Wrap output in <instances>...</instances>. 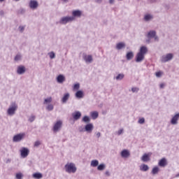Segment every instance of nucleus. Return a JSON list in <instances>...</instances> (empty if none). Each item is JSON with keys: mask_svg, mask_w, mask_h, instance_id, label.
<instances>
[{"mask_svg": "<svg viewBox=\"0 0 179 179\" xmlns=\"http://www.w3.org/2000/svg\"><path fill=\"white\" fill-rule=\"evenodd\" d=\"M85 131H87V132H92V131H93V124H88L85 125Z\"/></svg>", "mask_w": 179, "mask_h": 179, "instance_id": "nucleus-20", "label": "nucleus"}, {"mask_svg": "<svg viewBox=\"0 0 179 179\" xmlns=\"http://www.w3.org/2000/svg\"><path fill=\"white\" fill-rule=\"evenodd\" d=\"M152 174H157V173H159V167L155 166L152 169Z\"/></svg>", "mask_w": 179, "mask_h": 179, "instance_id": "nucleus-30", "label": "nucleus"}, {"mask_svg": "<svg viewBox=\"0 0 179 179\" xmlns=\"http://www.w3.org/2000/svg\"><path fill=\"white\" fill-rule=\"evenodd\" d=\"M19 29H20V31L21 32L24 31V27H20Z\"/></svg>", "mask_w": 179, "mask_h": 179, "instance_id": "nucleus-46", "label": "nucleus"}, {"mask_svg": "<svg viewBox=\"0 0 179 179\" xmlns=\"http://www.w3.org/2000/svg\"><path fill=\"white\" fill-rule=\"evenodd\" d=\"M57 80L58 83H64L65 82V76L60 74L57 76Z\"/></svg>", "mask_w": 179, "mask_h": 179, "instance_id": "nucleus-19", "label": "nucleus"}, {"mask_svg": "<svg viewBox=\"0 0 179 179\" xmlns=\"http://www.w3.org/2000/svg\"><path fill=\"white\" fill-rule=\"evenodd\" d=\"M159 87L161 89H163V87H164V84L163 83L160 84Z\"/></svg>", "mask_w": 179, "mask_h": 179, "instance_id": "nucleus-47", "label": "nucleus"}, {"mask_svg": "<svg viewBox=\"0 0 179 179\" xmlns=\"http://www.w3.org/2000/svg\"><path fill=\"white\" fill-rule=\"evenodd\" d=\"M63 2H68V0H62Z\"/></svg>", "mask_w": 179, "mask_h": 179, "instance_id": "nucleus-52", "label": "nucleus"}, {"mask_svg": "<svg viewBox=\"0 0 179 179\" xmlns=\"http://www.w3.org/2000/svg\"><path fill=\"white\" fill-rule=\"evenodd\" d=\"M72 117H73V120L77 121V120H79V118H80V117H82V113H80V112H79V111H76L72 114Z\"/></svg>", "mask_w": 179, "mask_h": 179, "instance_id": "nucleus-12", "label": "nucleus"}, {"mask_svg": "<svg viewBox=\"0 0 179 179\" xmlns=\"http://www.w3.org/2000/svg\"><path fill=\"white\" fill-rule=\"evenodd\" d=\"M96 136H97V138H100V136H101L100 132L96 133Z\"/></svg>", "mask_w": 179, "mask_h": 179, "instance_id": "nucleus-48", "label": "nucleus"}, {"mask_svg": "<svg viewBox=\"0 0 179 179\" xmlns=\"http://www.w3.org/2000/svg\"><path fill=\"white\" fill-rule=\"evenodd\" d=\"M126 57L128 61L132 59V58H134V52H127L126 55Z\"/></svg>", "mask_w": 179, "mask_h": 179, "instance_id": "nucleus-23", "label": "nucleus"}, {"mask_svg": "<svg viewBox=\"0 0 179 179\" xmlns=\"http://www.w3.org/2000/svg\"><path fill=\"white\" fill-rule=\"evenodd\" d=\"M31 9H36L38 6V3L36 0H31L29 2Z\"/></svg>", "mask_w": 179, "mask_h": 179, "instance_id": "nucleus-10", "label": "nucleus"}, {"mask_svg": "<svg viewBox=\"0 0 179 179\" xmlns=\"http://www.w3.org/2000/svg\"><path fill=\"white\" fill-rule=\"evenodd\" d=\"M148 52V48L146 46H142L140 48L139 52L137 53L136 56V62H142L145 59V55Z\"/></svg>", "mask_w": 179, "mask_h": 179, "instance_id": "nucleus-1", "label": "nucleus"}, {"mask_svg": "<svg viewBox=\"0 0 179 179\" xmlns=\"http://www.w3.org/2000/svg\"><path fill=\"white\" fill-rule=\"evenodd\" d=\"M25 135L24 133H21L14 136L13 138V142H20V141L24 138Z\"/></svg>", "mask_w": 179, "mask_h": 179, "instance_id": "nucleus-5", "label": "nucleus"}, {"mask_svg": "<svg viewBox=\"0 0 179 179\" xmlns=\"http://www.w3.org/2000/svg\"><path fill=\"white\" fill-rule=\"evenodd\" d=\"M62 127V121L58 120L53 126V131L58 132Z\"/></svg>", "mask_w": 179, "mask_h": 179, "instance_id": "nucleus-6", "label": "nucleus"}, {"mask_svg": "<svg viewBox=\"0 0 179 179\" xmlns=\"http://www.w3.org/2000/svg\"><path fill=\"white\" fill-rule=\"evenodd\" d=\"M173 54L169 53L165 56H162V62H168V61H171L173 59Z\"/></svg>", "mask_w": 179, "mask_h": 179, "instance_id": "nucleus-7", "label": "nucleus"}, {"mask_svg": "<svg viewBox=\"0 0 179 179\" xmlns=\"http://www.w3.org/2000/svg\"><path fill=\"white\" fill-rule=\"evenodd\" d=\"M124 131V130L122 129H120L118 131H117V135H121V134H122V132Z\"/></svg>", "mask_w": 179, "mask_h": 179, "instance_id": "nucleus-45", "label": "nucleus"}, {"mask_svg": "<svg viewBox=\"0 0 179 179\" xmlns=\"http://www.w3.org/2000/svg\"><path fill=\"white\" fill-rule=\"evenodd\" d=\"M148 38H153L155 37V40H159L157 36H156V31H150L148 32L147 35Z\"/></svg>", "mask_w": 179, "mask_h": 179, "instance_id": "nucleus-11", "label": "nucleus"}, {"mask_svg": "<svg viewBox=\"0 0 179 179\" xmlns=\"http://www.w3.org/2000/svg\"><path fill=\"white\" fill-rule=\"evenodd\" d=\"M29 152L30 151L29 150V149L26 148H22L20 150L21 156L24 158L27 157V156H29Z\"/></svg>", "mask_w": 179, "mask_h": 179, "instance_id": "nucleus-9", "label": "nucleus"}, {"mask_svg": "<svg viewBox=\"0 0 179 179\" xmlns=\"http://www.w3.org/2000/svg\"><path fill=\"white\" fill-rule=\"evenodd\" d=\"M159 166H160V167H166V166H167V160L166 159V158H162L159 162Z\"/></svg>", "mask_w": 179, "mask_h": 179, "instance_id": "nucleus-17", "label": "nucleus"}, {"mask_svg": "<svg viewBox=\"0 0 179 179\" xmlns=\"http://www.w3.org/2000/svg\"><path fill=\"white\" fill-rule=\"evenodd\" d=\"M17 72L19 75H22L26 72V68L24 66H20L17 68Z\"/></svg>", "mask_w": 179, "mask_h": 179, "instance_id": "nucleus-15", "label": "nucleus"}, {"mask_svg": "<svg viewBox=\"0 0 179 179\" xmlns=\"http://www.w3.org/2000/svg\"><path fill=\"white\" fill-rule=\"evenodd\" d=\"M15 1H19V0H15Z\"/></svg>", "mask_w": 179, "mask_h": 179, "instance_id": "nucleus-54", "label": "nucleus"}, {"mask_svg": "<svg viewBox=\"0 0 179 179\" xmlns=\"http://www.w3.org/2000/svg\"><path fill=\"white\" fill-rule=\"evenodd\" d=\"M138 124H145V118L142 117L139 119Z\"/></svg>", "mask_w": 179, "mask_h": 179, "instance_id": "nucleus-40", "label": "nucleus"}, {"mask_svg": "<svg viewBox=\"0 0 179 179\" xmlns=\"http://www.w3.org/2000/svg\"><path fill=\"white\" fill-rule=\"evenodd\" d=\"M178 120H179V113H176L171 119V124L172 125H177L178 124Z\"/></svg>", "mask_w": 179, "mask_h": 179, "instance_id": "nucleus-8", "label": "nucleus"}, {"mask_svg": "<svg viewBox=\"0 0 179 179\" xmlns=\"http://www.w3.org/2000/svg\"><path fill=\"white\" fill-rule=\"evenodd\" d=\"M104 169H106V165L104 164H101L97 167V170H99V171H103Z\"/></svg>", "mask_w": 179, "mask_h": 179, "instance_id": "nucleus-28", "label": "nucleus"}, {"mask_svg": "<svg viewBox=\"0 0 179 179\" xmlns=\"http://www.w3.org/2000/svg\"><path fill=\"white\" fill-rule=\"evenodd\" d=\"M83 122H90V117H89L88 116H84V117L83 118Z\"/></svg>", "mask_w": 179, "mask_h": 179, "instance_id": "nucleus-31", "label": "nucleus"}, {"mask_svg": "<svg viewBox=\"0 0 179 179\" xmlns=\"http://www.w3.org/2000/svg\"><path fill=\"white\" fill-rule=\"evenodd\" d=\"M106 176H110V172L108 171H106L105 173Z\"/></svg>", "mask_w": 179, "mask_h": 179, "instance_id": "nucleus-49", "label": "nucleus"}, {"mask_svg": "<svg viewBox=\"0 0 179 179\" xmlns=\"http://www.w3.org/2000/svg\"><path fill=\"white\" fill-rule=\"evenodd\" d=\"M102 0H96V2L100 3Z\"/></svg>", "mask_w": 179, "mask_h": 179, "instance_id": "nucleus-51", "label": "nucleus"}, {"mask_svg": "<svg viewBox=\"0 0 179 179\" xmlns=\"http://www.w3.org/2000/svg\"><path fill=\"white\" fill-rule=\"evenodd\" d=\"M17 179H22L23 178V174L22 173H18L15 176Z\"/></svg>", "mask_w": 179, "mask_h": 179, "instance_id": "nucleus-36", "label": "nucleus"}, {"mask_svg": "<svg viewBox=\"0 0 179 179\" xmlns=\"http://www.w3.org/2000/svg\"><path fill=\"white\" fill-rule=\"evenodd\" d=\"M47 110H48L49 111H51L52 110H54V106H52V104H50L47 106Z\"/></svg>", "mask_w": 179, "mask_h": 179, "instance_id": "nucleus-38", "label": "nucleus"}, {"mask_svg": "<svg viewBox=\"0 0 179 179\" xmlns=\"http://www.w3.org/2000/svg\"><path fill=\"white\" fill-rule=\"evenodd\" d=\"M140 170L141 171H148V170H149V166L146 164H142L140 166Z\"/></svg>", "mask_w": 179, "mask_h": 179, "instance_id": "nucleus-24", "label": "nucleus"}, {"mask_svg": "<svg viewBox=\"0 0 179 179\" xmlns=\"http://www.w3.org/2000/svg\"><path fill=\"white\" fill-rule=\"evenodd\" d=\"M49 55H50V58L51 59L55 58V53H54V52H50V53H49Z\"/></svg>", "mask_w": 179, "mask_h": 179, "instance_id": "nucleus-37", "label": "nucleus"}, {"mask_svg": "<svg viewBox=\"0 0 179 179\" xmlns=\"http://www.w3.org/2000/svg\"><path fill=\"white\" fill-rule=\"evenodd\" d=\"M64 169L66 173H69V174H71V173H76V166L73 163H67L65 165Z\"/></svg>", "mask_w": 179, "mask_h": 179, "instance_id": "nucleus-2", "label": "nucleus"}, {"mask_svg": "<svg viewBox=\"0 0 179 179\" xmlns=\"http://www.w3.org/2000/svg\"><path fill=\"white\" fill-rule=\"evenodd\" d=\"M69 99V93H66L62 99V103H66V101H68V100Z\"/></svg>", "mask_w": 179, "mask_h": 179, "instance_id": "nucleus-22", "label": "nucleus"}, {"mask_svg": "<svg viewBox=\"0 0 179 179\" xmlns=\"http://www.w3.org/2000/svg\"><path fill=\"white\" fill-rule=\"evenodd\" d=\"M124 74H118L117 76L116 77L117 80H121L124 79Z\"/></svg>", "mask_w": 179, "mask_h": 179, "instance_id": "nucleus-32", "label": "nucleus"}, {"mask_svg": "<svg viewBox=\"0 0 179 179\" xmlns=\"http://www.w3.org/2000/svg\"><path fill=\"white\" fill-rule=\"evenodd\" d=\"M73 20H75L73 17H63L60 20L59 23L61 24H66V23H69V22H73Z\"/></svg>", "mask_w": 179, "mask_h": 179, "instance_id": "nucleus-3", "label": "nucleus"}, {"mask_svg": "<svg viewBox=\"0 0 179 179\" xmlns=\"http://www.w3.org/2000/svg\"><path fill=\"white\" fill-rule=\"evenodd\" d=\"M157 78H160V76H162V75H163V72L162 71H157L156 73H155Z\"/></svg>", "mask_w": 179, "mask_h": 179, "instance_id": "nucleus-39", "label": "nucleus"}, {"mask_svg": "<svg viewBox=\"0 0 179 179\" xmlns=\"http://www.w3.org/2000/svg\"><path fill=\"white\" fill-rule=\"evenodd\" d=\"M130 153H129V151L128 150H123L122 152H121V156L122 157H124L125 159H127V157H129L130 156Z\"/></svg>", "mask_w": 179, "mask_h": 179, "instance_id": "nucleus-13", "label": "nucleus"}, {"mask_svg": "<svg viewBox=\"0 0 179 179\" xmlns=\"http://www.w3.org/2000/svg\"><path fill=\"white\" fill-rule=\"evenodd\" d=\"M3 1H5V0H0V2H3Z\"/></svg>", "mask_w": 179, "mask_h": 179, "instance_id": "nucleus-53", "label": "nucleus"}, {"mask_svg": "<svg viewBox=\"0 0 179 179\" xmlns=\"http://www.w3.org/2000/svg\"><path fill=\"white\" fill-rule=\"evenodd\" d=\"M20 58H22V57L20 55H17L15 57V61H20Z\"/></svg>", "mask_w": 179, "mask_h": 179, "instance_id": "nucleus-41", "label": "nucleus"}, {"mask_svg": "<svg viewBox=\"0 0 179 179\" xmlns=\"http://www.w3.org/2000/svg\"><path fill=\"white\" fill-rule=\"evenodd\" d=\"M52 101V98L49 97L45 99L44 104H47V103H51Z\"/></svg>", "mask_w": 179, "mask_h": 179, "instance_id": "nucleus-35", "label": "nucleus"}, {"mask_svg": "<svg viewBox=\"0 0 179 179\" xmlns=\"http://www.w3.org/2000/svg\"><path fill=\"white\" fill-rule=\"evenodd\" d=\"M131 91L133 92V93H135V92L139 91V88H138V87H133V88H131Z\"/></svg>", "mask_w": 179, "mask_h": 179, "instance_id": "nucleus-42", "label": "nucleus"}, {"mask_svg": "<svg viewBox=\"0 0 179 179\" xmlns=\"http://www.w3.org/2000/svg\"><path fill=\"white\" fill-rule=\"evenodd\" d=\"M35 118H36V117H34V116H31V117H29V121L30 122H33V121H34Z\"/></svg>", "mask_w": 179, "mask_h": 179, "instance_id": "nucleus-43", "label": "nucleus"}, {"mask_svg": "<svg viewBox=\"0 0 179 179\" xmlns=\"http://www.w3.org/2000/svg\"><path fill=\"white\" fill-rule=\"evenodd\" d=\"M33 177L34 178H37V179L43 178V174L40 173H36L33 174Z\"/></svg>", "mask_w": 179, "mask_h": 179, "instance_id": "nucleus-27", "label": "nucleus"}, {"mask_svg": "<svg viewBox=\"0 0 179 179\" xmlns=\"http://www.w3.org/2000/svg\"><path fill=\"white\" fill-rule=\"evenodd\" d=\"M76 97H77V99H83V92L81 90L77 91V92L76 93Z\"/></svg>", "mask_w": 179, "mask_h": 179, "instance_id": "nucleus-21", "label": "nucleus"}, {"mask_svg": "<svg viewBox=\"0 0 179 179\" xmlns=\"http://www.w3.org/2000/svg\"><path fill=\"white\" fill-rule=\"evenodd\" d=\"M80 87V85L79 83L75 84L73 89V90H79V88Z\"/></svg>", "mask_w": 179, "mask_h": 179, "instance_id": "nucleus-34", "label": "nucleus"}, {"mask_svg": "<svg viewBox=\"0 0 179 179\" xmlns=\"http://www.w3.org/2000/svg\"><path fill=\"white\" fill-rule=\"evenodd\" d=\"M91 117L93 120H96L99 117V113L97 111L92 112Z\"/></svg>", "mask_w": 179, "mask_h": 179, "instance_id": "nucleus-25", "label": "nucleus"}, {"mask_svg": "<svg viewBox=\"0 0 179 179\" xmlns=\"http://www.w3.org/2000/svg\"><path fill=\"white\" fill-rule=\"evenodd\" d=\"M150 153L144 154L141 157L142 162H149V160H150Z\"/></svg>", "mask_w": 179, "mask_h": 179, "instance_id": "nucleus-16", "label": "nucleus"}, {"mask_svg": "<svg viewBox=\"0 0 179 179\" xmlns=\"http://www.w3.org/2000/svg\"><path fill=\"white\" fill-rule=\"evenodd\" d=\"M40 145H41V143L40 141H36L34 143V146L37 147V146H40Z\"/></svg>", "mask_w": 179, "mask_h": 179, "instance_id": "nucleus-44", "label": "nucleus"}, {"mask_svg": "<svg viewBox=\"0 0 179 179\" xmlns=\"http://www.w3.org/2000/svg\"><path fill=\"white\" fill-rule=\"evenodd\" d=\"M152 18H153V17H152V15H145V17H144V19H145V20H146V21L150 20V19H152Z\"/></svg>", "mask_w": 179, "mask_h": 179, "instance_id": "nucleus-33", "label": "nucleus"}, {"mask_svg": "<svg viewBox=\"0 0 179 179\" xmlns=\"http://www.w3.org/2000/svg\"><path fill=\"white\" fill-rule=\"evenodd\" d=\"M124 47H125V43H119L116 45V48L117 50H121V49L124 48Z\"/></svg>", "mask_w": 179, "mask_h": 179, "instance_id": "nucleus-26", "label": "nucleus"}, {"mask_svg": "<svg viewBox=\"0 0 179 179\" xmlns=\"http://www.w3.org/2000/svg\"><path fill=\"white\" fill-rule=\"evenodd\" d=\"M91 166L92 167H97V166H99V161L98 160H92L91 162Z\"/></svg>", "mask_w": 179, "mask_h": 179, "instance_id": "nucleus-29", "label": "nucleus"}, {"mask_svg": "<svg viewBox=\"0 0 179 179\" xmlns=\"http://www.w3.org/2000/svg\"><path fill=\"white\" fill-rule=\"evenodd\" d=\"M83 59L85 61V62H92V61H93V57H92V55H84L83 56Z\"/></svg>", "mask_w": 179, "mask_h": 179, "instance_id": "nucleus-18", "label": "nucleus"}, {"mask_svg": "<svg viewBox=\"0 0 179 179\" xmlns=\"http://www.w3.org/2000/svg\"><path fill=\"white\" fill-rule=\"evenodd\" d=\"M73 17H80L82 16V11L79 10H73L72 12Z\"/></svg>", "mask_w": 179, "mask_h": 179, "instance_id": "nucleus-14", "label": "nucleus"}, {"mask_svg": "<svg viewBox=\"0 0 179 179\" xmlns=\"http://www.w3.org/2000/svg\"><path fill=\"white\" fill-rule=\"evenodd\" d=\"M16 110H17V105H16V103H13L11 104V107H10L8 109V115H13V114H15V111H16Z\"/></svg>", "mask_w": 179, "mask_h": 179, "instance_id": "nucleus-4", "label": "nucleus"}, {"mask_svg": "<svg viewBox=\"0 0 179 179\" xmlns=\"http://www.w3.org/2000/svg\"><path fill=\"white\" fill-rule=\"evenodd\" d=\"M110 3H113L114 2V0H109Z\"/></svg>", "mask_w": 179, "mask_h": 179, "instance_id": "nucleus-50", "label": "nucleus"}]
</instances>
